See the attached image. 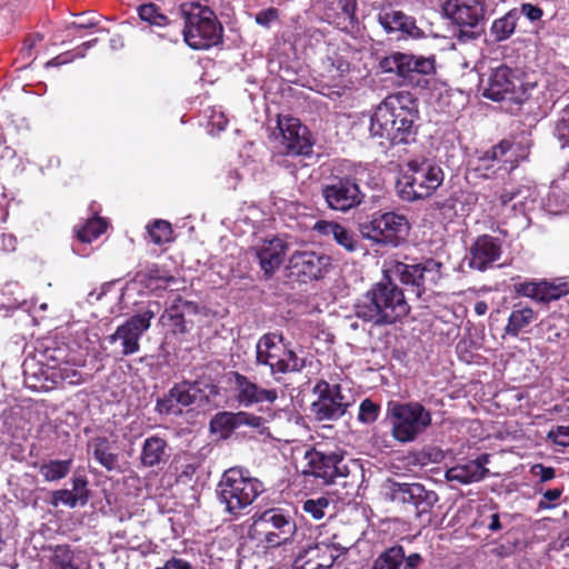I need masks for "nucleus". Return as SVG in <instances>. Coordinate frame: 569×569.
I'll list each match as a JSON object with an SVG mask.
<instances>
[{"label": "nucleus", "mask_w": 569, "mask_h": 569, "mask_svg": "<svg viewBox=\"0 0 569 569\" xmlns=\"http://www.w3.org/2000/svg\"><path fill=\"white\" fill-rule=\"evenodd\" d=\"M418 119V101L411 93L399 91L389 94L370 117V137L381 146L409 144L416 140Z\"/></svg>", "instance_id": "obj_1"}, {"label": "nucleus", "mask_w": 569, "mask_h": 569, "mask_svg": "<svg viewBox=\"0 0 569 569\" xmlns=\"http://www.w3.org/2000/svg\"><path fill=\"white\" fill-rule=\"evenodd\" d=\"M353 311L358 319L382 327L395 325L405 318L410 307L402 289L386 277L357 299Z\"/></svg>", "instance_id": "obj_2"}, {"label": "nucleus", "mask_w": 569, "mask_h": 569, "mask_svg": "<svg viewBox=\"0 0 569 569\" xmlns=\"http://www.w3.org/2000/svg\"><path fill=\"white\" fill-rule=\"evenodd\" d=\"M301 475L305 478L312 477L317 479L318 485H341L347 489V497H352L357 492L359 478H362V471L357 463L353 462L349 467L341 453L321 451L317 448L306 450L302 458Z\"/></svg>", "instance_id": "obj_3"}, {"label": "nucleus", "mask_w": 569, "mask_h": 569, "mask_svg": "<svg viewBox=\"0 0 569 569\" xmlns=\"http://www.w3.org/2000/svg\"><path fill=\"white\" fill-rule=\"evenodd\" d=\"M264 491V483L252 477L243 467L224 470L216 489L217 498L224 506V511L234 518L242 516Z\"/></svg>", "instance_id": "obj_4"}, {"label": "nucleus", "mask_w": 569, "mask_h": 569, "mask_svg": "<svg viewBox=\"0 0 569 569\" xmlns=\"http://www.w3.org/2000/svg\"><path fill=\"white\" fill-rule=\"evenodd\" d=\"M248 537L266 548H277L291 543L297 533V525L289 511L270 508L254 512L250 518Z\"/></svg>", "instance_id": "obj_5"}, {"label": "nucleus", "mask_w": 569, "mask_h": 569, "mask_svg": "<svg viewBox=\"0 0 569 569\" xmlns=\"http://www.w3.org/2000/svg\"><path fill=\"white\" fill-rule=\"evenodd\" d=\"M445 172L431 159H415L407 163L397 181V192L405 201H417L431 197L443 183Z\"/></svg>", "instance_id": "obj_6"}, {"label": "nucleus", "mask_w": 569, "mask_h": 569, "mask_svg": "<svg viewBox=\"0 0 569 569\" xmlns=\"http://www.w3.org/2000/svg\"><path fill=\"white\" fill-rule=\"evenodd\" d=\"M392 437L401 443L415 441L430 426V410L419 401H390L387 408Z\"/></svg>", "instance_id": "obj_7"}, {"label": "nucleus", "mask_w": 569, "mask_h": 569, "mask_svg": "<svg viewBox=\"0 0 569 569\" xmlns=\"http://www.w3.org/2000/svg\"><path fill=\"white\" fill-rule=\"evenodd\" d=\"M158 301L141 302L134 315L129 317L116 331L106 338L110 345H119L121 357H128L139 352L140 339L151 326V320L160 312Z\"/></svg>", "instance_id": "obj_8"}, {"label": "nucleus", "mask_w": 569, "mask_h": 569, "mask_svg": "<svg viewBox=\"0 0 569 569\" xmlns=\"http://www.w3.org/2000/svg\"><path fill=\"white\" fill-rule=\"evenodd\" d=\"M536 89L537 83L526 81L520 70L502 64L491 71L488 84L483 89V97L493 101L508 100L521 104L532 97Z\"/></svg>", "instance_id": "obj_9"}, {"label": "nucleus", "mask_w": 569, "mask_h": 569, "mask_svg": "<svg viewBox=\"0 0 569 569\" xmlns=\"http://www.w3.org/2000/svg\"><path fill=\"white\" fill-rule=\"evenodd\" d=\"M256 363L268 366L271 375L299 372L305 366L303 358L289 349L281 333L268 332L261 336L256 346Z\"/></svg>", "instance_id": "obj_10"}, {"label": "nucleus", "mask_w": 569, "mask_h": 569, "mask_svg": "<svg viewBox=\"0 0 569 569\" xmlns=\"http://www.w3.org/2000/svg\"><path fill=\"white\" fill-rule=\"evenodd\" d=\"M442 9L458 27L455 37L460 43L477 40L485 32V0H447Z\"/></svg>", "instance_id": "obj_11"}, {"label": "nucleus", "mask_w": 569, "mask_h": 569, "mask_svg": "<svg viewBox=\"0 0 569 569\" xmlns=\"http://www.w3.org/2000/svg\"><path fill=\"white\" fill-rule=\"evenodd\" d=\"M385 72H395L407 86L427 89L436 71L435 59L411 53L393 52L385 57L380 63Z\"/></svg>", "instance_id": "obj_12"}, {"label": "nucleus", "mask_w": 569, "mask_h": 569, "mask_svg": "<svg viewBox=\"0 0 569 569\" xmlns=\"http://www.w3.org/2000/svg\"><path fill=\"white\" fill-rule=\"evenodd\" d=\"M222 32L221 23L209 8H199L197 12L186 14L183 39L194 50H206L219 44Z\"/></svg>", "instance_id": "obj_13"}, {"label": "nucleus", "mask_w": 569, "mask_h": 569, "mask_svg": "<svg viewBox=\"0 0 569 569\" xmlns=\"http://www.w3.org/2000/svg\"><path fill=\"white\" fill-rule=\"evenodd\" d=\"M363 238L376 243L398 247L409 234L410 224L406 216L393 212H375L371 220L359 227Z\"/></svg>", "instance_id": "obj_14"}, {"label": "nucleus", "mask_w": 569, "mask_h": 569, "mask_svg": "<svg viewBox=\"0 0 569 569\" xmlns=\"http://www.w3.org/2000/svg\"><path fill=\"white\" fill-rule=\"evenodd\" d=\"M442 264L433 259H426L418 263L396 261L390 271L405 286L411 287V291L421 298L441 279Z\"/></svg>", "instance_id": "obj_15"}, {"label": "nucleus", "mask_w": 569, "mask_h": 569, "mask_svg": "<svg viewBox=\"0 0 569 569\" xmlns=\"http://www.w3.org/2000/svg\"><path fill=\"white\" fill-rule=\"evenodd\" d=\"M385 489L390 501L412 509L417 517L430 512L438 501V495L419 482H398L389 479Z\"/></svg>", "instance_id": "obj_16"}, {"label": "nucleus", "mask_w": 569, "mask_h": 569, "mask_svg": "<svg viewBox=\"0 0 569 569\" xmlns=\"http://www.w3.org/2000/svg\"><path fill=\"white\" fill-rule=\"evenodd\" d=\"M322 196L332 210L346 212L361 204L365 194L356 179L335 176L322 186Z\"/></svg>", "instance_id": "obj_17"}, {"label": "nucleus", "mask_w": 569, "mask_h": 569, "mask_svg": "<svg viewBox=\"0 0 569 569\" xmlns=\"http://www.w3.org/2000/svg\"><path fill=\"white\" fill-rule=\"evenodd\" d=\"M312 391L317 400L311 403L310 409L318 421L337 420L346 413L349 402L341 393L340 385L320 380Z\"/></svg>", "instance_id": "obj_18"}, {"label": "nucleus", "mask_w": 569, "mask_h": 569, "mask_svg": "<svg viewBox=\"0 0 569 569\" xmlns=\"http://www.w3.org/2000/svg\"><path fill=\"white\" fill-rule=\"evenodd\" d=\"M331 267V258L311 250L296 251L289 258V276L302 283L319 280Z\"/></svg>", "instance_id": "obj_19"}, {"label": "nucleus", "mask_w": 569, "mask_h": 569, "mask_svg": "<svg viewBox=\"0 0 569 569\" xmlns=\"http://www.w3.org/2000/svg\"><path fill=\"white\" fill-rule=\"evenodd\" d=\"M277 124L280 131L282 152L290 156H309L312 153L311 133L299 119L292 117L278 118Z\"/></svg>", "instance_id": "obj_20"}, {"label": "nucleus", "mask_w": 569, "mask_h": 569, "mask_svg": "<svg viewBox=\"0 0 569 569\" xmlns=\"http://www.w3.org/2000/svg\"><path fill=\"white\" fill-rule=\"evenodd\" d=\"M343 550L327 542L309 545L299 550L292 562V569H330Z\"/></svg>", "instance_id": "obj_21"}, {"label": "nucleus", "mask_w": 569, "mask_h": 569, "mask_svg": "<svg viewBox=\"0 0 569 569\" xmlns=\"http://www.w3.org/2000/svg\"><path fill=\"white\" fill-rule=\"evenodd\" d=\"M236 400L244 408L258 403H273L278 399L276 389H266L260 387L249 377L233 372Z\"/></svg>", "instance_id": "obj_22"}, {"label": "nucleus", "mask_w": 569, "mask_h": 569, "mask_svg": "<svg viewBox=\"0 0 569 569\" xmlns=\"http://www.w3.org/2000/svg\"><path fill=\"white\" fill-rule=\"evenodd\" d=\"M502 241L490 234L479 236L469 250V267L483 271L500 259Z\"/></svg>", "instance_id": "obj_23"}, {"label": "nucleus", "mask_w": 569, "mask_h": 569, "mask_svg": "<svg viewBox=\"0 0 569 569\" xmlns=\"http://www.w3.org/2000/svg\"><path fill=\"white\" fill-rule=\"evenodd\" d=\"M425 560L418 552L406 553L401 545H393L386 548L373 560L371 569H418Z\"/></svg>", "instance_id": "obj_24"}, {"label": "nucleus", "mask_w": 569, "mask_h": 569, "mask_svg": "<svg viewBox=\"0 0 569 569\" xmlns=\"http://www.w3.org/2000/svg\"><path fill=\"white\" fill-rule=\"evenodd\" d=\"M490 461L488 453H482L473 460H469L463 465H457L446 471V479L449 482H457L459 485H469L483 480L489 470L486 467Z\"/></svg>", "instance_id": "obj_25"}, {"label": "nucleus", "mask_w": 569, "mask_h": 569, "mask_svg": "<svg viewBox=\"0 0 569 569\" xmlns=\"http://www.w3.org/2000/svg\"><path fill=\"white\" fill-rule=\"evenodd\" d=\"M170 458L168 441L157 435L147 437L142 445L139 461L144 468H160Z\"/></svg>", "instance_id": "obj_26"}, {"label": "nucleus", "mask_w": 569, "mask_h": 569, "mask_svg": "<svg viewBox=\"0 0 569 569\" xmlns=\"http://www.w3.org/2000/svg\"><path fill=\"white\" fill-rule=\"evenodd\" d=\"M286 244L279 238L264 241L256 251L260 268L266 276H272L283 262Z\"/></svg>", "instance_id": "obj_27"}, {"label": "nucleus", "mask_w": 569, "mask_h": 569, "mask_svg": "<svg viewBox=\"0 0 569 569\" xmlns=\"http://www.w3.org/2000/svg\"><path fill=\"white\" fill-rule=\"evenodd\" d=\"M380 26L388 32H401L403 34L416 37L420 29L416 26L413 18L399 10H382L378 14Z\"/></svg>", "instance_id": "obj_28"}, {"label": "nucleus", "mask_w": 569, "mask_h": 569, "mask_svg": "<svg viewBox=\"0 0 569 569\" xmlns=\"http://www.w3.org/2000/svg\"><path fill=\"white\" fill-rule=\"evenodd\" d=\"M196 306L192 302L179 299L176 303L170 306L162 313L160 321L163 326L168 327L174 335H183L189 331L188 321L186 320V312L194 311Z\"/></svg>", "instance_id": "obj_29"}, {"label": "nucleus", "mask_w": 569, "mask_h": 569, "mask_svg": "<svg viewBox=\"0 0 569 569\" xmlns=\"http://www.w3.org/2000/svg\"><path fill=\"white\" fill-rule=\"evenodd\" d=\"M92 455L96 461L106 470L112 471L118 468L119 456L113 452L111 442L106 437H97L91 441Z\"/></svg>", "instance_id": "obj_30"}, {"label": "nucleus", "mask_w": 569, "mask_h": 569, "mask_svg": "<svg viewBox=\"0 0 569 569\" xmlns=\"http://www.w3.org/2000/svg\"><path fill=\"white\" fill-rule=\"evenodd\" d=\"M535 311L530 307L516 306L511 311L505 332L508 336L517 337L525 328L535 320Z\"/></svg>", "instance_id": "obj_31"}, {"label": "nucleus", "mask_w": 569, "mask_h": 569, "mask_svg": "<svg viewBox=\"0 0 569 569\" xmlns=\"http://www.w3.org/2000/svg\"><path fill=\"white\" fill-rule=\"evenodd\" d=\"M533 202L532 191L528 187H512L510 189H503L499 197V201L501 206H507L512 202V209L520 211H525L528 204V201Z\"/></svg>", "instance_id": "obj_32"}, {"label": "nucleus", "mask_w": 569, "mask_h": 569, "mask_svg": "<svg viewBox=\"0 0 569 569\" xmlns=\"http://www.w3.org/2000/svg\"><path fill=\"white\" fill-rule=\"evenodd\" d=\"M519 12L516 9L510 10L503 17L496 19L490 28L491 34L497 42L509 39L515 32Z\"/></svg>", "instance_id": "obj_33"}, {"label": "nucleus", "mask_w": 569, "mask_h": 569, "mask_svg": "<svg viewBox=\"0 0 569 569\" xmlns=\"http://www.w3.org/2000/svg\"><path fill=\"white\" fill-rule=\"evenodd\" d=\"M357 1L356 0H327V16L329 18L342 19L353 23L356 18Z\"/></svg>", "instance_id": "obj_34"}, {"label": "nucleus", "mask_w": 569, "mask_h": 569, "mask_svg": "<svg viewBox=\"0 0 569 569\" xmlns=\"http://www.w3.org/2000/svg\"><path fill=\"white\" fill-rule=\"evenodd\" d=\"M72 467V459L50 460L40 465L39 472L46 481H58L67 477Z\"/></svg>", "instance_id": "obj_35"}, {"label": "nucleus", "mask_w": 569, "mask_h": 569, "mask_svg": "<svg viewBox=\"0 0 569 569\" xmlns=\"http://www.w3.org/2000/svg\"><path fill=\"white\" fill-rule=\"evenodd\" d=\"M569 295V282L565 279L540 281V302H550Z\"/></svg>", "instance_id": "obj_36"}, {"label": "nucleus", "mask_w": 569, "mask_h": 569, "mask_svg": "<svg viewBox=\"0 0 569 569\" xmlns=\"http://www.w3.org/2000/svg\"><path fill=\"white\" fill-rule=\"evenodd\" d=\"M88 501V495L82 493H73L68 489H59L52 492L50 503L53 507H58L59 505L67 506L69 508H74L80 503L81 506L86 505Z\"/></svg>", "instance_id": "obj_37"}, {"label": "nucleus", "mask_w": 569, "mask_h": 569, "mask_svg": "<svg viewBox=\"0 0 569 569\" xmlns=\"http://www.w3.org/2000/svg\"><path fill=\"white\" fill-rule=\"evenodd\" d=\"M107 229V223L103 219L96 217L89 219L88 222L77 232L78 239L81 242L90 243L100 237Z\"/></svg>", "instance_id": "obj_38"}, {"label": "nucleus", "mask_w": 569, "mask_h": 569, "mask_svg": "<svg viewBox=\"0 0 569 569\" xmlns=\"http://www.w3.org/2000/svg\"><path fill=\"white\" fill-rule=\"evenodd\" d=\"M186 382V388L190 391L194 402L208 401L210 396L217 393V387L208 381L203 380H182Z\"/></svg>", "instance_id": "obj_39"}, {"label": "nucleus", "mask_w": 569, "mask_h": 569, "mask_svg": "<svg viewBox=\"0 0 569 569\" xmlns=\"http://www.w3.org/2000/svg\"><path fill=\"white\" fill-rule=\"evenodd\" d=\"M139 18L151 26L163 27L169 23L168 18L159 11L154 3H144L138 7Z\"/></svg>", "instance_id": "obj_40"}, {"label": "nucleus", "mask_w": 569, "mask_h": 569, "mask_svg": "<svg viewBox=\"0 0 569 569\" xmlns=\"http://www.w3.org/2000/svg\"><path fill=\"white\" fill-rule=\"evenodd\" d=\"M443 458L445 453L441 449L428 446L412 455V463L416 466L426 467L430 463H438L442 461Z\"/></svg>", "instance_id": "obj_41"}, {"label": "nucleus", "mask_w": 569, "mask_h": 569, "mask_svg": "<svg viewBox=\"0 0 569 569\" xmlns=\"http://www.w3.org/2000/svg\"><path fill=\"white\" fill-rule=\"evenodd\" d=\"M332 238L338 244L349 252H355L362 248L358 237L341 224H339L337 232L333 233Z\"/></svg>", "instance_id": "obj_42"}, {"label": "nucleus", "mask_w": 569, "mask_h": 569, "mask_svg": "<svg viewBox=\"0 0 569 569\" xmlns=\"http://www.w3.org/2000/svg\"><path fill=\"white\" fill-rule=\"evenodd\" d=\"M151 240L156 244H162L171 241L172 229L171 224L164 220H157L148 229Z\"/></svg>", "instance_id": "obj_43"}, {"label": "nucleus", "mask_w": 569, "mask_h": 569, "mask_svg": "<svg viewBox=\"0 0 569 569\" xmlns=\"http://www.w3.org/2000/svg\"><path fill=\"white\" fill-rule=\"evenodd\" d=\"M555 136L561 142V147H569V104L559 112L556 121Z\"/></svg>", "instance_id": "obj_44"}, {"label": "nucleus", "mask_w": 569, "mask_h": 569, "mask_svg": "<svg viewBox=\"0 0 569 569\" xmlns=\"http://www.w3.org/2000/svg\"><path fill=\"white\" fill-rule=\"evenodd\" d=\"M511 148L512 143L510 141H500L498 144L493 146L490 150L485 152L483 157L480 159L481 166L488 170V161H505L503 158Z\"/></svg>", "instance_id": "obj_45"}, {"label": "nucleus", "mask_w": 569, "mask_h": 569, "mask_svg": "<svg viewBox=\"0 0 569 569\" xmlns=\"http://www.w3.org/2000/svg\"><path fill=\"white\" fill-rule=\"evenodd\" d=\"M154 411L161 416L181 413L177 397H171V388L163 397L157 399Z\"/></svg>", "instance_id": "obj_46"}, {"label": "nucleus", "mask_w": 569, "mask_h": 569, "mask_svg": "<svg viewBox=\"0 0 569 569\" xmlns=\"http://www.w3.org/2000/svg\"><path fill=\"white\" fill-rule=\"evenodd\" d=\"M330 501L326 497L308 499L303 502V511L310 515L315 520H320L326 516V509L329 508Z\"/></svg>", "instance_id": "obj_47"}, {"label": "nucleus", "mask_w": 569, "mask_h": 569, "mask_svg": "<svg viewBox=\"0 0 569 569\" xmlns=\"http://www.w3.org/2000/svg\"><path fill=\"white\" fill-rule=\"evenodd\" d=\"M547 438L555 445L561 447L562 452L569 453V425L558 426L557 428L551 429L548 432Z\"/></svg>", "instance_id": "obj_48"}, {"label": "nucleus", "mask_w": 569, "mask_h": 569, "mask_svg": "<svg viewBox=\"0 0 569 569\" xmlns=\"http://www.w3.org/2000/svg\"><path fill=\"white\" fill-rule=\"evenodd\" d=\"M380 407L370 399H365L359 407L358 419L363 423H372L377 420Z\"/></svg>", "instance_id": "obj_49"}, {"label": "nucleus", "mask_w": 569, "mask_h": 569, "mask_svg": "<svg viewBox=\"0 0 569 569\" xmlns=\"http://www.w3.org/2000/svg\"><path fill=\"white\" fill-rule=\"evenodd\" d=\"M186 382H178L171 387V397H177V401L181 407H189L194 402L190 391L186 388Z\"/></svg>", "instance_id": "obj_50"}, {"label": "nucleus", "mask_w": 569, "mask_h": 569, "mask_svg": "<svg viewBox=\"0 0 569 569\" xmlns=\"http://www.w3.org/2000/svg\"><path fill=\"white\" fill-rule=\"evenodd\" d=\"M515 291L540 302V282L529 281L515 284Z\"/></svg>", "instance_id": "obj_51"}, {"label": "nucleus", "mask_w": 569, "mask_h": 569, "mask_svg": "<svg viewBox=\"0 0 569 569\" xmlns=\"http://www.w3.org/2000/svg\"><path fill=\"white\" fill-rule=\"evenodd\" d=\"M563 493L562 488H552L542 492V498L538 502V508L542 510L552 509L557 506L556 501L560 499Z\"/></svg>", "instance_id": "obj_52"}, {"label": "nucleus", "mask_w": 569, "mask_h": 569, "mask_svg": "<svg viewBox=\"0 0 569 569\" xmlns=\"http://www.w3.org/2000/svg\"><path fill=\"white\" fill-rule=\"evenodd\" d=\"M219 420L224 427L230 429H237L244 426L246 422V411H239L236 413L232 412H222L219 416Z\"/></svg>", "instance_id": "obj_53"}, {"label": "nucleus", "mask_w": 569, "mask_h": 569, "mask_svg": "<svg viewBox=\"0 0 569 569\" xmlns=\"http://www.w3.org/2000/svg\"><path fill=\"white\" fill-rule=\"evenodd\" d=\"M140 276L146 280H157L163 281L164 283L173 281V277L168 276L163 270H161L157 264H152L147 267Z\"/></svg>", "instance_id": "obj_54"}, {"label": "nucleus", "mask_w": 569, "mask_h": 569, "mask_svg": "<svg viewBox=\"0 0 569 569\" xmlns=\"http://www.w3.org/2000/svg\"><path fill=\"white\" fill-rule=\"evenodd\" d=\"M61 381L67 382L69 385H79L82 382L81 372L78 370L70 368L68 365L64 367H59L58 372L56 373Z\"/></svg>", "instance_id": "obj_55"}, {"label": "nucleus", "mask_w": 569, "mask_h": 569, "mask_svg": "<svg viewBox=\"0 0 569 569\" xmlns=\"http://www.w3.org/2000/svg\"><path fill=\"white\" fill-rule=\"evenodd\" d=\"M54 559L57 563L63 569L68 565H77L74 561L73 552L69 546H57L54 549Z\"/></svg>", "instance_id": "obj_56"}, {"label": "nucleus", "mask_w": 569, "mask_h": 569, "mask_svg": "<svg viewBox=\"0 0 569 569\" xmlns=\"http://www.w3.org/2000/svg\"><path fill=\"white\" fill-rule=\"evenodd\" d=\"M530 472L539 479L540 482H547L556 477V470L552 467H546L542 463H536L531 467Z\"/></svg>", "instance_id": "obj_57"}, {"label": "nucleus", "mask_w": 569, "mask_h": 569, "mask_svg": "<svg viewBox=\"0 0 569 569\" xmlns=\"http://www.w3.org/2000/svg\"><path fill=\"white\" fill-rule=\"evenodd\" d=\"M279 12L276 8H268L256 14V22L262 27L269 28L272 22L278 20Z\"/></svg>", "instance_id": "obj_58"}, {"label": "nucleus", "mask_w": 569, "mask_h": 569, "mask_svg": "<svg viewBox=\"0 0 569 569\" xmlns=\"http://www.w3.org/2000/svg\"><path fill=\"white\" fill-rule=\"evenodd\" d=\"M520 14H523L529 21L535 22L542 18L543 11L538 6H533L531 3H522L520 7L519 16Z\"/></svg>", "instance_id": "obj_59"}, {"label": "nucleus", "mask_w": 569, "mask_h": 569, "mask_svg": "<svg viewBox=\"0 0 569 569\" xmlns=\"http://www.w3.org/2000/svg\"><path fill=\"white\" fill-rule=\"evenodd\" d=\"M338 227L339 223L337 222L319 220L315 223L313 230L323 236H333V233L337 232Z\"/></svg>", "instance_id": "obj_60"}, {"label": "nucleus", "mask_w": 569, "mask_h": 569, "mask_svg": "<svg viewBox=\"0 0 569 569\" xmlns=\"http://www.w3.org/2000/svg\"><path fill=\"white\" fill-rule=\"evenodd\" d=\"M99 23V20L96 16L86 17L82 14L81 19L78 21H73L71 23V28L74 29H92L97 27Z\"/></svg>", "instance_id": "obj_61"}, {"label": "nucleus", "mask_w": 569, "mask_h": 569, "mask_svg": "<svg viewBox=\"0 0 569 569\" xmlns=\"http://www.w3.org/2000/svg\"><path fill=\"white\" fill-rule=\"evenodd\" d=\"M156 569H192V567L188 561L172 557L167 560L162 567H158Z\"/></svg>", "instance_id": "obj_62"}, {"label": "nucleus", "mask_w": 569, "mask_h": 569, "mask_svg": "<svg viewBox=\"0 0 569 569\" xmlns=\"http://www.w3.org/2000/svg\"><path fill=\"white\" fill-rule=\"evenodd\" d=\"M88 480L84 476H76L72 478V492L87 495Z\"/></svg>", "instance_id": "obj_63"}, {"label": "nucleus", "mask_w": 569, "mask_h": 569, "mask_svg": "<svg viewBox=\"0 0 569 569\" xmlns=\"http://www.w3.org/2000/svg\"><path fill=\"white\" fill-rule=\"evenodd\" d=\"M244 426L261 430L264 428V419L260 416H256V415L246 412Z\"/></svg>", "instance_id": "obj_64"}]
</instances>
